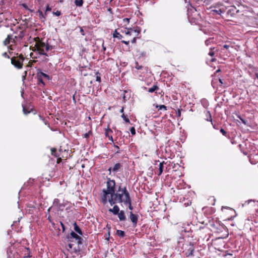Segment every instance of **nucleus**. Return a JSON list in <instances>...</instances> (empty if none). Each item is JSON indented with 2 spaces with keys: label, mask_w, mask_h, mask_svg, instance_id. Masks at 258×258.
<instances>
[{
  "label": "nucleus",
  "mask_w": 258,
  "mask_h": 258,
  "mask_svg": "<svg viewBox=\"0 0 258 258\" xmlns=\"http://www.w3.org/2000/svg\"><path fill=\"white\" fill-rule=\"evenodd\" d=\"M131 198L130 193L127 190L126 186H122L120 185L117 186L116 191L108 198L107 202L110 205L112 206L116 203H124L126 200Z\"/></svg>",
  "instance_id": "f257e3e1"
},
{
  "label": "nucleus",
  "mask_w": 258,
  "mask_h": 258,
  "mask_svg": "<svg viewBox=\"0 0 258 258\" xmlns=\"http://www.w3.org/2000/svg\"><path fill=\"white\" fill-rule=\"evenodd\" d=\"M107 189H103L102 192L103 193L101 197V202L105 205L107 203V196L110 195V197L116 191L115 190V182L114 180L108 178L107 181Z\"/></svg>",
  "instance_id": "f03ea898"
},
{
  "label": "nucleus",
  "mask_w": 258,
  "mask_h": 258,
  "mask_svg": "<svg viewBox=\"0 0 258 258\" xmlns=\"http://www.w3.org/2000/svg\"><path fill=\"white\" fill-rule=\"evenodd\" d=\"M25 58L24 56L21 54L17 56H12L11 58V63L17 69H21L23 66V61Z\"/></svg>",
  "instance_id": "7ed1b4c3"
},
{
  "label": "nucleus",
  "mask_w": 258,
  "mask_h": 258,
  "mask_svg": "<svg viewBox=\"0 0 258 258\" xmlns=\"http://www.w3.org/2000/svg\"><path fill=\"white\" fill-rule=\"evenodd\" d=\"M45 46H46V44L40 40L37 42L35 44L36 50L38 51L39 54L47 56V54L45 52Z\"/></svg>",
  "instance_id": "20e7f679"
},
{
  "label": "nucleus",
  "mask_w": 258,
  "mask_h": 258,
  "mask_svg": "<svg viewBox=\"0 0 258 258\" xmlns=\"http://www.w3.org/2000/svg\"><path fill=\"white\" fill-rule=\"evenodd\" d=\"M67 238L69 242H72L73 241L72 239L75 238L77 240V243L78 245L82 244L83 243V239L74 231L71 232L70 235L67 236Z\"/></svg>",
  "instance_id": "39448f33"
},
{
  "label": "nucleus",
  "mask_w": 258,
  "mask_h": 258,
  "mask_svg": "<svg viewBox=\"0 0 258 258\" xmlns=\"http://www.w3.org/2000/svg\"><path fill=\"white\" fill-rule=\"evenodd\" d=\"M138 217V215L134 214L132 212H131L130 213V218L134 227H136L137 225Z\"/></svg>",
  "instance_id": "423d86ee"
},
{
  "label": "nucleus",
  "mask_w": 258,
  "mask_h": 258,
  "mask_svg": "<svg viewBox=\"0 0 258 258\" xmlns=\"http://www.w3.org/2000/svg\"><path fill=\"white\" fill-rule=\"evenodd\" d=\"M53 205L54 207H56L58 210H62L64 205L60 203V201L58 199H55L53 202Z\"/></svg>",
  "instance_id": "0eeeda50"
},
{
  "label": "nucleus",
  "mask_w": 258,
  "mask_h": 258,
  "mask_svg": "<svg viewBox=\"0 0 258 258\" xmlns=\"http://www.w3.org/2000/svg\"><path fill=\"white\" fill-rule=\"evenodd\" d=\"M206 116L207 117V118H206V120L211 121L213 128L216 130H218V128L217 127L216 124L213 123L212 116H211V113L209 111H207L206 112Z\"/></svg>",
  "instance_id": "6e6552de"
},
{
  "label": "nucleus",
  "mask_w": 258,
  "mask_h": 258,
  "mask_svg": "<svg viewBox=\"0 0 258 258\" xmlns=\"http://www.w3.org/2000/svg\"><path fill=\"white\" fill-rule=\"evenodd\" d=\"M124 33L127 35H132L133 33H135L136 35H138L140 33V31H137L132 28L127 29L124 31Z\"/></svg>",
  "instance_id": "1a4fd4ad"
},
{
  "label": "nucleus",
  "mask_w": 258,
  "mask_h": 258,
  "mask_svg": "<svg viewBox=\"0 0 258 258\" xmlns=\"http://www.w3.org/2000/svg\"><path fill=\"white\" fill-rule=\"evenodd\" d=\"M109 212L112 213L113 215H116L119 212V208L117 205H114L112 209L108 210Z\"/></svg>",
  "instance_id": "9d476101"
},
{
  "label": "nucleus",
  "mask_w": 258,
  "mask_h": 258,
  "mask_svg": "<svg viewBox=\"0 0 258 258\" xmlns=\"http://www.w3.org/2000/svg\"><path fill=\"white\" fill-rule=\"evenodd\" d=\"M122 167V165L120 163H117L116 164H115L113 167V168H110L109 169V170L110 171L111 170H112L113 172H117L119 169Z\"/></svg>",
  "instance_id": "9b49d317"
},
{
  "label": "nucleus",
  "mask_w": 258,
  "mask_h": 258,
  "mask_svg": "<svg viewBox=\"0 0 258 258\" xmlns=\"http://www.w3.org/2000/svg\"><path fill=\"white\" fill-rule=\"evenodd\" d=\"M112 133V130L111 129H110L109 128H107V129L105 130V135L106 137H108L109 138V140L110 141L113 142V140L112 136L111 135H110V134Z\"/></svg>",
  "instance_id": "f8f14e48"
},
{
  "label": "nucleus",
  "mask_w": 258,
  "mask_h": 258,
  "mask_svg": "<svg viewBox=\"0 0 258 258\" xmlns=\"http://www.w3.org/2000/svg\"><path fill=\"white\" fill-rule=\"evenodd\" d=\"M117 215H118V217L120 221H124L126 220V217L125 216L124 212L123 211H120L118 214H117Z\"/></svg>",
  "instance_id": "ddd939ff"
},
{
  "label": "nucleus",
  "mask_w": 258,
  "mask_h": 258,
  "mask_svg": "<svg viewBox=\"0 0 258 258\" xmlns=\"http://www.w3.org/2000/svg\"><path fill=\"white\" fill-rule=\"evenodd\" d=\"M189 246H190V247H189V248L188 249V250H187V251L188 252V253L186 255L187 256H192L193 252L195 250L194 247V245L192 243H190Z\"/></svg>",
  "instance_id": "4468645a"
},
{
  "label": "nucleus",
  "mask_w": 258,
  "mask_h": 258,
  "mask_svg": "<svg viewBox=\"0 0 258 258\" xmlns=\"http://www.w3.org/2000/svg\"><path fill=\"white\" fill-rule=\"evenodd\" d=\"M166 164L164 161H163L162 162H160V164H159V168H158V175H160L163 171V167H164V164Z\"/></svg>",
  "instance_id": "2eb2a0df"
},
{
  "label": "nucleus",
  "mask_w": 258,
  "mask_h": 258,
  "mask_svg": "<svg viewBox=\"0 0 258 258\" xmlns=\"http://www.w3.org/2000/svg\"><path fill=\"white\" fill-rule=\"evenodd\" d=\"M37 13L39 14V19L41 20V22H44L46 20V15H45V14H43L42 12L40 10H38L37 11Z\"/></svg>",
  "instance_id": "dca6fc26"
},
{
  "label": "nucleus",
  "mask_w": 258,
  "mask_h": 258,
  "mask_svg": "<svg viewBox=\"0 0 258 258\" xmlns=\"http://www.w3.org/2000/svg\"><path fill=\"white\" fill-rule=\"evenodd\" d=\"M74 230L75 231L78 233L79 235H82L83 232L80 228V227L77 224L76 222L74 223Z\"/></svg>",
  "instance_id": "f3484780"
},
{
  "label": "nucleus",
  "mask_w": 258,
  "mask_h": 258,
  "mask_svg": "<svg viewBox=\"0 0 258 258\" xmlns=\"http://www.w3.org/2000/svg\"><path fill=\"white\" fill-rule=\"evenodd\" d=\"M217 51H218V49H217L215 47H213V48L211 47L210 49V51H209L208 54L210 56L213 57L215 56L216 52H217Z\"/></svg>",
  "instance_id": "a211bd4d"
},
{
  "label": "nucleus",
  "mask_w": 258,
  "mask_h": 258,
  "mask_svg": "<svg viewBox=\"0 0 258 258\" xmlns=\"http://www.w3.org/2000/svg\"><path fill=\"white\" fill-rule=\"evenodd\" d=\"M123 204L126 206H128L130 210H132L133 209V207L132 206V200L131 198L127 200H126V201Z\"/></svg>",
  "instance_id": "6ab92c4d"
},
{
  "label": "nucleus",
  "mask_w": 258,
  "mask_h": 258,
  "mask_svg": "<svg viewBox=\"0 0 258 258\" xmlns=\"http://www.w3.org/2000/svg\"><path fill=\"white\" fill-rule=\"evenodd\" d=\"M159 87L157 85H154L152 87L149 88L148 91L150 93H153L159 90Z\"/></svg>",
  "instance_id": "aec40b11"
},
{
  "label": "nucleus",
  "mask_w": 258,
  "mask_h": 258,
  "mask_svg": "<svg viewBox=\"0 0 258 258\" xmlns=\"http://www.w3.org/2000/svg\"><path fill=\"white\" fill-rule=\"evenodd\" d=\"M37 76L41 77L42 78H44L48 80H50V77L48 75L41 72L38 73Z\"/></svg>",
  "instance_id": "412c9836"
},
{
  "label": "nucleus",
  "mask_w": 258,
  "mask_h": 258,
  "mask_svg": "<svg viewBox=\"0 0 258 258\" xmlns=\"http://www.w3.org/2000/svg\"><path fill=\"white\" fill-rule=\"evenodd\" d=\"M10 39H13V36L8 35L7 38L4 41V44L5 45H8L11 42Z\"/></svg>",
  "instance_id": "4be33fe9"
},
{
  "label": "nucleus",
  "mask_w": 258,
  "mask_h": 258,
  "mask_svg": "<svg viewBox=\"0 0 258 258\" xmlns=\"http://www.w3.org/2000/svg\"><path fill=\"white\" fill-rule=\"evenodd\" d=\"M113 37L114 38H117L119 39H121L123 37L120 34V33L118 32L116 30H115L113 32Z\"/></svg>",
  "instance_id": "5701e85b"
},
{
  "label": "nucleus",
  "mask_w": 258,
  "mask_h": 258,
  "mask_svg": "<svg viewBox=\"0 0 258 258\" xmlns=\"http://www.w3.org/2000/svg\"><path fill=\"white\" fill-rule=\"evenodd\" d=\"M13 250L12 249L11 247H9L7 249V255H8V258H14V255L12 253Z\"/></svg>",
  "instance_id": "b1692460"
},
{
  "label": "nucleus",
  "mask_w": 258,
  "mask_h": 258,
  "mask_svg": "<svg viewBox=\"0 0 258 258\" xmlns=\"http://www.w3.org/2000/svg\"><path fill=\"white\" fill-rule=\"evenodd\" d=\"M51 155L55 156V157H58L60 155L57 152V150L55 148H52L51 150Z\"/></svg>",
  "instance_id": "393cba45"
},
{
  "label": "nucleus",
  "mask_w": 258,
  "mask_h": 258,
  "mask_svg": "<svg viewBox=\"0 0 258 258\" xmlns=\"http://www.w3.org/2000/svg\"><path fill=\"white\" fill-rule=\"evenodd\" d=\"M116 235L121 238H123L125 236V233L123 231L120 230H117L116 231Z\"/></svg>",
  "instance_id": "a878e982"
},
{
  "label": "nucleus",
  "mask_w": 258,
  "mask_h": 258,
  "mask_svg": "<svg viewBox=\"0 0 258 258\" xmlns=\"http://www.w3.org/2000/svg\"><path fill=\"white\" fill-rule=\"evenodd\" d=\"M75 4L77 7H82L83 4V0H75Z\"/></svg>",
  "instance_id": "bb28decb"
},
{
  "label": "nucleus",
  "mask_w": 258,
  "mask_h": 258,
  "mask_svg": "<svg viewBox=\"0 0 258 258\" xmlns=\"http://www.w3.org/2000/svg\"><path fill=\"white\" fill-rule=\"evenodd\" d=\"M128 93V92L127 91H126V90H124L123 91V95L122 96V98L124 100V101L127 100L128 99H129L130 97V95H129V96H128L127 95H125V94H127Z\"/></svg>",
  "instance_id": "cd10ccee"
},
{
  "label": "nucleus",
  "mask_w": 258,
  "mask_h": 258,
  "mask_svg": "<svg viewBox=\"0 0 258 258\" xmlns=\"http://www.w3.org/2000/svg\"><path fill=\"white\" fill-rule=\"evenodd\" d=\"M25 35V32L24 31H20L18 36H15V38H19L20 39H22Z\"/></svg>",
  "instance_id": "c85d7f7f"
},
{
  "label": "nucleus",
  "mask_w": 258,
  "mask_h": 258,
  "mask_svg": "<svg viewBox=\"0 0 258 258\" xmlns=\"http://www.w3.org/2000/svg\"><path fill=\"white\" fill-rule=\"evenodd\" d=\"M156 107L157 108H158V110H162V109H164V110H167V107L164 105H157L156 106Z\"/></svg>",
  "instance_id": "c756f323"
},
{
  "label": "nucleus",
  "mask_w": 258,
  "mask_h": 258,
  "mask_svg": "<svg viewBox=\"0 0 258 258\" xmlns=\"http://www.w3.org/2000/svg\"><path fill=\"white\" fill-rule=\"evenodd\" d=\"M96 81L99 82H101L100 74L98 72L96 73Z\"/></svg>",
  "instance_id": "7c9ffc66"
},
{
  "label": "nucleus",
  "mask_w": 258,
  "mask_h": 258,
  "mask_svg": "<svg viewBox=\"0 0 258 258\" xmlns=\"http://www.w3.org/2000/svg\"><path fill=\"white\" fill-rule=\"evenodd\" d=\"M121 117L123 119V120L126 122H127V123H130V121L129 120V119L126 117V115H124V113H123L122 115H121Z\"/></svg>",
  "instance_id": "2f4dec72"
},
{
  "label": "nucleus",
  "mask_w": 258,
  "mask_h": 258,
  "mask_svg": "<svg viewBox=\"0 0 258 258\" xmlns=\"http://www.w3.org/2000/svg\"><path fill=\"white\" fill-rule=\"evenodd\" d=\"M220 133L224 136L225 137H227L228 136V134H227V132L225 131L223 128H221L220 130Z\"/></svg>",
  "instance_id": "473e14b6"
},
{
  "label": "nucleus",
  "mask_w": 258,
  "mask_h": 258,
  "mask_svg": "<svg viewBox=\"0 0 258 258\" xmlns=\"http://www.w3.org/2000/svg\"><path fill=\"white\" fill-rule=\"evenodd\" d=\"M52 49V46L49 45L48 44H46V46H45V47H44L45 51H48L49 50Z\"/></svg>",
  "instance_id": "72a5a7b5"
},
{
  "label": "nucleus",
  "mask_w": 258,
  "mask_h": 258,
  "mask_svg": "<svg viewBox=\"0 0 258 258\" xmlns=\"http://www.w3.org/2000/svg\"><path fill=\"white\" fill-rule=\"evenodd\" d=\"M38 82L39 83H42L43 85H44V83L43 81V78L41 77L37 76Z\"/></svg>",
  "instance_id": "f704fd0d"
},
{
  "label": "nucleus",
  "mask_w": 258,
  "mask_h": 258,
  "mask_svg": "<svg viewBox=\"0 0 258 258\" xmlns=\"http://www.w3.org/2000/svg\"><path fill=\"white\" fill-rule=\"evenodd\" d=\"M213 40V38H209L208 39H207L206 41H205V44L207 45V46H208L211 43V42Z\"/></svg>",
  "instance_id": "c9c22d12"
},
{
  "label": "nucleus",
  "mask_w": 258,
  "mask_h": 258,
  "mask_svg": "<svg viewBox=\"0 0 258 258\" xmlns=\"http://www.w3.org/2000/svg\"><path fill=\"white\" fill-rule=\"evenodd\" d=\"M135 68L137 70H140L142 68V66L140 65L138 62H136Z\"/></svg>",
  "instance_id": "e433bc0d"
},
{
  "label": "nucleus",
  "mask_w": 258,
  "mask_h": 258,
  "mask_svg": "<svg viewBox=\"0 0 258 258\" xmlns=\"http://www.w3.org/2000/svg\"><path fill=\"white\" fill-rule=\"evenodd\" d=\"M29 248H26V252L25 253V255L24 256V257H30V254H29Z\"/></svg>",
  "instance_id": "4c0bfd02"
},
{
  "label": "nucleus",
  "mask_w": 258,
  "mask_h": 258,
  "mask_svg": "<svg viewBox=\"0 0 258 258\" xmlns=\"http://www.w3.org/2000/svg\"><path fill=\"white\" fill-rule=\"evenodd\" d=\"M114 148L116 150V152H115V153L116 154H119L120 153V150H119V147L117 146V145H114Z\"/></svg>",
  "instance_id": "58836bf2"
},
{
  "label": "nucleus",
  "mask_w": 258,
  "mask_h": 258,
  "mask_svg": "<svg viewBox=\"0 0 258 258\" xmlns=\"http://www.w3.org/2000/svg\"><path fill=\"white\" fill-rule=\"evenodd\" d=\"M51 10V8H50L49 5L47 4V6H46V7L45 15H47V12H48V11H50Z\"/></svg>",
  "instance_id": "ea45409f"
},
{
  "label": "nucleus",
  "mask_w": 258,
  "mask_h": 258,
  "mask_svg": "<svg viewBox=\"0 0 258 258\" xmlns=\"http://www.w3.org/2000/svg\"><path fill=\"white\" fill-rule=\"evenodd\" d=\"M23 111L24 114L27 115L29 113H30V111H28L24 106L23 107Z\"/></svg>",
  "instance_id": "a19ab883"
},
{
  "label": "nucleus",
  "mask_w": 258,
  "mask_h": 258,
  "mask_svg": "<svg viewBox=\"0 0 258 258\" xmlns=\"http://www.w3.org/2000/svg\"><path fill=\"white\" fill-rule=\"evenodd\" d=\"M78 27L80 29V31L81 32V34L83 36H85V32H84V31L83 28L80 26H78Z\"/></svg>",
  "instance_id": "79ce46f5"
},
{
  "label": "nucleus",
  "mask_w": 258,
  "mask_h": 258,
  "mask_svg": "<svg viewBox=\"0 0 258 258\" xmlns=\"http://www.w3.org/2000/svg\"><path fill=\"white\" fill-rule=\"evenodd\" d=\"M130 131L133 135H135L136 134V130L134 127H132L131 128Z\"/></svg>",
  "instance_id": "37998d69"
},
{
  "label": "nucleus",
  "mask_w": 258,
  "mask_h": 258,
  "mask_svg": "<svg viewBox=\"0 0 258 258\" xmlns=\"http://www.w3.org/2000/svg\"><path fill=\"white\" fill-rule=\"evenodd\" d=\"M2 56L8 58H10V56L7 53V52H5L3 53H2Z\"/></svg>",
  "instance_id": "c03bdc74"
},
{
  "label": "nucleus",
  "mask_w": 258,
  "mask_h": 258,
  "mask_svg": "<svg viewBox=\"0 0 258 258\" xmlns=\"http://www.w3.org/2000/svg\"><path fill=\"white\" fill-rule=\"evenodd\" d=\"M53 14L56 16H59L61 15V12L59 11H57L55 12H53Z\"/></svg>",
  "instance_id": "a18cd8bd"
},
{
  "label": "nucleus",
  "mask_w": 258,
  "mask_h": 258,
  "mask_svg": "<svg viewBox=\"0 0 258 258\" xmlns=\"http://www.w3.org/2000/svg\"><path fill=\"white\" fill-rule=\"evenodd\" d=\"M254 76H255L254 79H257V80H258V70H257L255 69L254 70Z\"/></svg>",
  "instance_id": "49530a36"
},
{
  "label": "nucleus",
  "mask_w": 258,
  "mask_h": 258,
  "mask_svg": "<svg viewBox=\"0 0 258 258\" xmlns=\"http://www.w3.org/2000/svg\"><path fill=\"white\" fill-rule=\"evenodd\" d=\"M60 224L61 225V226L62 227V232H64L66 230V228L64 225L61 222H60Z\"/></svg>",
  "instance_id": "de8ad7c7"
},
{
  "label": "nucleus",
  "mask_w": 258,
  "mask_h": 258,
  "mask_svg": "<svg viewBox=\"0 0 258 258\" xmlns=\"http://www.w3.org/2000/svg\"><path fill=\"white\" fill-rule=\"evenodd\" d=\"M123 22H124V23H127V24H128V23H129V22H130V19L127 18H124V19H123Z\"/></svg>",
  "instance_id": "09e8293b"
},
{
  "label": "nucleus",
  "mask_w": 258,
  "mask_h": 258,
  "mask_svg": "<svg viewBox=\"0 0 258 258\" xmlns=\"http://www.w3.org/2000/svg\"><path fill=\"white\" fill-rule=\"evenodd\" d=\"M176 115L178 117H180L181 116V110H178L177 112H176Z\"/></svg>",
  "instance_id": "8fccbe9b"
},
{
  "label": "nucleus",
  "mask_w": 258,
  "mask_h": 258,
  "mask_svg": "<svg viewBox=\"0 0 258 258\" xmlns=\"http://www.w3.org/2000/svg\"><path fill=\"white\" fill-rule=\"evenodd\" d=\"M57 159L56 163L57 164H58V163L61 162L62 160H61V158L60 157H59V156L58 157H57Z\"/></svg>",
  "instance_id": "3c124183"
},
{
  "label": "nucleus",
  "mask_w": 258,
  "mask_h": 258,
  "mask_svg": "<svg viewBox=\"0 0 258 258\" xmlns=\"http://www.w3.org/2000/svg\"><path fill=\"white\" fill-rule=\"evenodd\" d=\"M22 5V6H23L25 9H28V7H27V5H26V4H23ZM29 11H31V12L32 11V10H29Z\"/></svg>",
  "instance_id": "603ef678"
},
{
  "label": "nucleus",
  "mask_w": 258,
  "mask_h": 258,
  "mask_svg": "<svg viewBox=\"0 0 258 258\" xmlns=\"http://www.w3.org/2000/svg\"><path fill=\"white\" fill-rule=\"evenodd\" d=\"M47 216V215H46V216ZM47 219L49 220V221L50 222L52 223V220H51V216H50V214L48 215Z\"/></svg>",
  "instance_id": "864d4df0"
},
{
  "label": "nucleus",
  "mask_w": 258,
  "mask_h": 258,
  "mask_svg": "<svg viewBox=\"0 0 258 258\" xmlns=\"http://www.w3.org/2000/svg\"><path fill=\"white\" fill-rule=\"evenodd\" d=\"M230 46L227 44H225L223 45V48L228 49L229 48Z\"/></svg>",
  "instance_id": "5fc2aeb1"
},
{
  "label": "nucleus",
  "mask_w": 258,
  "mask_h": 258,
  "mask_svg": "<svg viewBox=\"0 0 258 258\" xmlns=\"http://www.w3.org/2000/svg\"><path fill=\"white\" fill-rule=\"evenodd\" d=\"M136 36H135L134 37V38L132 40L131 42L132 43H136Z\"/></svg>",
  "instance_id": "6e6d98bb"
},
{
  "label": "nucleus",
  "mask_w": 258,
  "mask_h": 258,
  "mask_svg": "<svg viewBox=\"0 0 258 258\" xmlns=\"http://www.w3.org/2000/svg\"><path fill=\"white\" fill-rule=\"evenodd\" d=\"M89 135H90V133H86L85 135H84V137L85 138H88L89 137Z\"/></svg>",
  "instance_id": "4d7b16f0"
},
{
  "label": "nucleus",
  "mask_w": 258,
  "mask_h": 258,
  "mask_svg": "<svg viewBox=\"0 0 258 258\" xmlns=\"http://www.w3.org/2000/svg\"><path fill=\"white\" fill-rule=\"evenodd\" d=\"M121 42H122V43H124L126 45H128L129 44V41H126L122 40Z\"/></svg>",
  "instance_id": "13d9d810"
},
{
  "label": "nucleus",
  "mask_w": 258,
  "mask_h": 258,
  "mask_svg": "<svg viewBox=\"0 0 258 258\" xmlns=\"http://www.w3.org/2000/svg\"><path fill=\"white\" fill-rule=\"evenodd\" d=\"M107 11L111 14H113L112 13V9L111 8H109L108 9H107Z\"/></svg>",
  "instance_id": "bf43d9fd"
},
{
  "label": "nucleus",
  "mask_w": 258,
  "mask_h": 258,
  "mask_svg": "<svg viewBox=\"0 0 258 258\" xmlns=\"http://www.w3.org/2000/svg\"><path fill=\"white\" fill-rule=\"evenodd\" d=\"M211 226L214 227V228H215L216 229H218V228L216 226V224L214 223V224H211Z\"/></svg>",
  "instance_id": "052dcab7"
},
{
  "label": "nucleus",
  "mask_w": 258,
  "mask_h": 258,
  "mask_svg": "<svg viewBox=\"0 0 258 258\" xmlns=\"http://www.w3.org/2000/svg\"><path fill=\"white\" fill-rule=\"evenodd\" d=\"M216 12H217L218 14H220V13L222 12V11L221 9H219V10H216L215 11Z\"/></svg>",
  "instance_id": "680f3d73"
},
{
  "label": "nucleus",
  "mask_w": 258,
  "mask_h": 258,
  "mask_svg": "<svg viewBox=\"0 0 258 258\" xmlns=\"http://www.w3.org/2000/svg\"><path fill=\"white\" fill-rule=\"evenodd\" d=\"M123 111H124V107H122L121 108V109H120V112L122 114H123Z\"/></svg>",
  "instance_id": "e2e57ef3"
},
{
  "label": "nucleus",
  "mask_w": 258,
  "mask_h": 258,
  "mask_svg": "<svg viewBox=\"0 0 258 258\" xmlns=\"http://www.w3.org/2000/svg\"><path fill=\"white\" fill-rule=\"evenodd\" d=\"M73 244L71 243H69L68 244V246L70 248H72L73 247Z\"/></svg>",
  "instance_id": "0e129e2a"
},
{
  "label": "nucleus",
  "mask_w": 258,
  "mask_h": 258,
  "mask_svg": "<svg viewBox=\"0 0 258 258\" xmlns=\"http://www.w3.org/2000/svg\"><path fill=\"white\" fill-rule=\"evenodd\" d=\"M15 37L14 38L13 37V39H10V41L14 43L15 42Z\"/></svg>",
  "instance_id": "69168bd1"
},
{
  "label": "nucleus",
  "mask_w": 258,
  "mask_h": 258,
  "mask_svg": "<svg viewBox=\"0 0 258 258\" xmlns=\"http://www.w3.org/2000/svg\"><path fill=\"white\" fill-rule=\"evenodd\" d=\"M51 208H52V207H50V208H49L48 209V210H47V215L49 214V213L50 212V209H51Z\"/></svg>",
  "instance_id": "338daca9"
},
{
  "label": "nucleus",
  "mask_w": 258,
  "mask_h": 258,
  "mask_svg": "<svg viewBox=\"0 0 258 258\" xmlns=\"http://www.w3.org/2000/svg\"><path fill=\"white\" fill-rule=\"evenodd\" d=\"M219 82H220V83L221 84H223V81H222V79H219Z\"/></svg>",
  "instance_id": "774afa93"
}]
</instances>
